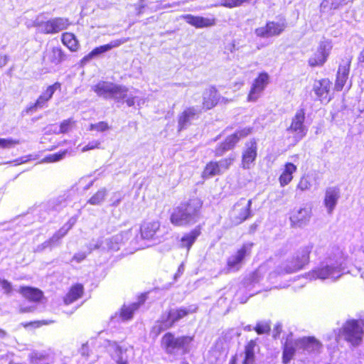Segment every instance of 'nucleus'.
Returning a JSON list of instances; mask_svg holds the SVG:
<instances>
[{"instance_id": "e2e57ef3", "label": "nucleus", "mask_w": 364, "mask_h": 364, "mask_svg": "<svg viewBox=\"0 0 364 364\" xmlns=\"http://www.w3.org/2000/svg\"><path fill=\"white\" fill-rule=\"evenodd\" d=\"M176 279V275H174V281Z\"/></svg>"}, {"instance_id": "0e129e2a", "label": "nucleus", "mask_w": 364, "mask_h": 364, "mask_svg": "<svg viewBox=\"0 0 364 364\" xmlns=\"http://www.w3.org/2000/svg\"><path fill=\"white\" fill-rule=\"evenodd\" d=\"M183 364H188V363H183Z\"/></svg>"}, {"instance_id": "58836bf2", "label": "nucleus", "mask_w": 364, "mask_h": 364, "mask_svg": "<svg viewBox=\"0 0 364 364\" xmlns=\"http://www.w3.org/2000/svg\"><path fill=\"white\" fill-rule=\"evenodd\" d=\"M67 153V150H63L57 153L49 154L44 158V161L48 163H54L58 161L61 160Z\"/></svg>"}, {"instance_id": "4be33fe9", "label": "nucleus", "mask_w": 364, "mask_h": 364, "mask_svg": "<svg viewBox=\"0 0 364 364\" xmlns=\"http://www.w3.org/2000/svg\"><path fill=\"white\" fill-rule=\"evenodd\" d=\"M85 294L84 285L81 283H75L68 289L67 293L63 298L65 305H70L81 299Z\"/></svg>"}, {"instance_id": "680f3d73", "label": "nucleus", "mask_w": 364, "mask_h": 364, "mask_svg": "<svg viewBox=\"0 0 364 364\" xmlns=\"http://www.w3.org/2000/svg\"><path fill=\"white\" fill-rule=\"evenodd\" d=\"M231 364H235V358H233L231 361Z\"/></svg>"}, {"instance_id": "4c0bfd02", "label": "nucleus", "mask_w": 364, "mask_h": 364, "mask_svg": "<svg viewBox=\"0 0 364 364\" xmlns=\"http://www.w3.org/2000/svg\"><path fill=\"white\" fill-rule=\"evenodd\" d=\"M54 320H36V321H31L27 322H23L21 323V326L26 328H41L43 326H47L52 323H54Z\"/></svg>"}, {"instance_id": "6ab92c4d", "label": "nucleus", "mask_w": 364, "mask_h": 364, "mask_svg": "<svg viewBox=\"0 0 364 364\" xmlns=\"http://www.w3.org/2000/svg\"><path fill=\"white\" fill-rule=\"evenodd\" d=\"M181 18L186 22L196 28H203L211 27L215 25L216 20L214 17H203L199 16H193L186 14L181 16Z\"/></svg>"}, {"instance_id": "49530a36", "label": "nucleus", "mask_w": 364, "mask_h": 364, "mask_svg": "<svg viewBox=\"0 0 364 364\" xmlns=\"http://www.w3.org/2000/svg\"><path fill=\"white\" fill-rule=\"evenodd\" d=\"M0 285L4 293L10 294L13 291L12 284L6 279H0Z\"/></svg>"}, {"instance_id": "72a5a7b5", "label": "nucleus", "mask_w": 364, "mask_h": 364, "mask_svg": "<svg viewBox=\"0 0 364 364\" xmlns=\"http://www.w3.org/2000/svg\"><path fill=\"white\" fill-rule=\"evenodd\" d=\"M256 343L254 341H250L245 349V359L243 364H255V348Z\"/></svg>"}, {"instance_id": "3c124183", "label": "nucleus", "mask_w": 364, "mask_h": 364, "mask_svg": "<svg viewBox=\"0 0 364 364\" xmlns=\"http://www.w3.org/2000/svg\"><path fill=\"white\" fill-rule=\"evenodd\" d=\"M86 257V255L85 253H77L74 255L73 259L77 262H80L84 260Z\"/></svg>"}, {"instance_id": "09e8293b", "label": "nucleus", "mask_w": 364, "mask_h": 364, "mask_svg": "<svg viewBox=\"0 0 364 364\" xmlns=\"http://www.w3.org/2000/svg\"><path fill=\"white\" fill-rule=\"evenodd\" d=\"M100 146V142L99 141H93L89 142L87 145L82 148V151L85 152L89 150L99 149Z\"/></svg>"}, {"instance_id": "a878e982", "label": "nucleus", "mask_w": 364, "mask_h": 364, "mask_svg": "<svg viewBox=\"0 0 364 364\" xmlns=\"http://www.w3.org/2000/svg\"><path fill=\"white\" fill-rule=\"evenodd\" d=\"M73 223H67L57 230L50 238L45 241L43 244L44 247H52L58 245L60 240L64 237L72 228Z\"/></svg>"}, {"instance_id": "f704fd0d", "label": "nucleus", "mask_w": 364, "mask_h": 364, "mask_svg": "<svg viewBox=\"0 0 364 364\" xmlns=\"http://www.w3.org/2000/svg\"><path fill=\"white\" fill-rule=\"evenodd\" d=\"M199 235L200 231L196 229L185 235L181 240V246L183 247H186L188 250Z\"/></svg>"}, {"instance_id": "dca6fc26", "label": "nucleus", "mask_w": 364, "mask_h": 364, "mask_svg": "<svg viewBox=\"0 0 364 364\" xmlns=\"http://www.w3.org/2000/svg\"><path fill=\"white\" fill-rule=\"evenodd\" d=\"M257 155V142L255 140L247 142L242 154V167L245 169H250L254 164Z\"/></svg>"}, {"instance_id": "603ef678", "label": "nucleus", "mask_w": 364, "mask_h": 364, "mask_svg": "<svg viewBox=\"0 0 364 364\" xmlns=\"http://www.w3.org/2000/svg\"><path fill=\"white\" fill-rule=\"evenodd\" d=\"M8 62V58L6 55L0 54V68L4 67Z\"/></svg>"}, {"instance_id": "b1692460", "label": "nucleus", "mask_w": 364, "mask_h": 364, "mask_svg": "<svg viewBox=\"0 0 364 364\" xmlns=\"http://www.w3.org/2000/svg\"><path fill=\"white\" fill-rule=\"evenodd\" d=\"M296 346L300 350L311 353L319 350L321 344L314 337H304L296 341Z\"/></svg>"}, {"instance_id": "0eeeda50", "label": "nucleus", "mask_w": 364, "mask_h": 364, "mask_svg": "<svg viewBox=\"0 0 364 364\" xmlns=\"http://www.w3.org/2000/svg\"><path fill=\"white\" fill-rule=\"evenodd\" d=\"M70 24L68 18L56 17L38 23L36 26L41 27V32L44 34H54L68 28Z\"/></svg>"}, {"instance_id": "9b49d317", "label": "nucleus", "mask_w": 364, "mask_h": 364, "mask_svg": "<svg viewBox=\"0 0 364 364\" xmlns=\"http://www.w3.org/2000/svg\"><path fill=\"white\" fill-rule=\"evenodd\" d=\"M269 82V76L267 73H261L252 82L247 96L249 102H256Z\"/></svg>"}, {"instance_id": "5701e85b", "label": "nucleus", "mask_w": 364, "mask_h": 364, "mask_svg": "<svg viewBox=\"0 0 364 364\" xmlns=\"http://www.w3.org/2000/svg\"><path fill=\"white\" fill-rule=\"evenodd\" d=\"M331 82L328 79H322L315 81L314 84V91L321 101L329 102L331 97L329 91Z\"/></svg>"}, {"instance_id": "1a4fd4ad", "label": "nucleus", "mask_w": 364, "mask_h": 364, "mask_svg": "<svg viewBox=\"0 0 364 364\" xmlns=\"http://www.w3.org/2000/svg\"><path fill=\"white\" fill-rule=\"evenodd\" d=\"M250 132L251 128H244L228 136L225 141L215 149V155L222 156L225 151L232 149L241 138L247 136Z\"/></svg>"}, {"instance_id": "7ed1b4c3", "label": "nucleus", "mask_w": 364, "mask_h": 364, "mask_svg": "<svg viewBox=\"0 0 364 364\" xmlns=\"http://www.w3.org/2000/svg\"><path fill=\"white\" fill-rule=\"evenodd\" d=\"M92 90L99 97L115 98L118 101L127 97V87L107 81H100L92 87Z\"/></svg>"}, {"instance_id": "e433bc0d", "label": "nucleus", "mask_w": 364, "mask_h": 364, "mask_svg": "<svg viewBox=\"0 0 364 364\" xmlns=\"http://www.w3.org/2000/svg\"><path fill=\"white\" fill-rule=\"evenodd\" d=\"M107 193L105 188L99 189L89 198L87 203L93 205L100 204L105 200Z\"/></svg>"}, {"instance_id": "4468645a", "label": "nucleus", "mask_w": 364, "mask_h": 364, "mask_svg": "<svg viewBox=\"0 0 364 364\" xmlns=\"http://www.w3.org/2000/svg\"><path fill=\"white\" fill-rule=\"evenodd\" d=\"M305 119V112L303 109L296 111L292 118L291 124L287 129L288 132L294 133L298 139H302L306 134V128L304 124Z\"/></svg>"}, {"instance_id": "052dcab7", "label": "nucleus", "mask_w": 364, "mask_h": 364, "mask_svg": "<svg viewBox=\"0 0 364 364\" xmlns=\"http://www.w3.org/2000/svg\"><path fill=\"white\" fill-rule=\"evenodd\" d=\"M119 364H128L127 361L121 360L119 362Z\"/></svg>"}, {"instance_id": "c9c22d12", "label": "nucleus", "mask_w": 364, "mask_h": 364, "mask_svg": "<svg viewBox=\"0 0 364 364\" xmlns=\"http://www.w3.org/2000/svg\"><path fill=\"white\" fill-rule=\"evenodd\" d=\"M221 174L220 171L219 166L218 165V162L216 161H210L209 162L203 172V178H210L216 175Z\"/></svg>"}, {"instance_id": "4d7b16f0", "label": "nucleus", "mask_w": 364, "mask_h": 364, "mask_svg": "<svg viewBox=\"0 0 364 364\" xmlns=\"http://www.w3.org/2000/svg\"><path fill=\"white\" fill-rule=\"evenodd\" d=\"M6 336V333L4 330L0 328V338H4Z\"/></svg>"}, {"instance_id": "a19ab883", "label": "nucleus", "mask_w": 364, "mask_h": 364, "mask_svg": "<svg viewBox=\"0 0 364 364\" xmlns=\"http://www.w3.org/2000/svg\"><path fill=\"white\" fill-rule=\"evenodd\" d=\"M296 350L299 351L300 349H298L296 346L293 347L286 344L284 350V361L288 362Z\"/></svg>"}, {"instance_id": "423d86ee", "label": "nucleus", "mask_w": 364, "mask_h": 364, "mask_svg": "<svg viewBox=\"0 0 364 364\" xmlns=\"http://www.w3.org/2000/svg\"><path fill=\"white\" fill-rule=\"evenodd\" d=\"M61 90V83L55 82L48 85L46 89L38 97L36 100L26 108L27 113H31L37 109H41L47 105V103L54 95L56 90Z\"/></svg>"}, {"instance_id": "8fccbe9b", "label": "nucleus", "mask_w": 364, "mask_h": 364, "mask_svg": "<svg viewBox=\"0 0 364 364\" xmlns=\"http://www.w3.org/2000/svg\"><path fill=\"white\" fill-rule=\"evenodd\" d=\"M35 307L33 306H23L20 307L18 309V313L20 314H26V313H31L34 311Z\"/></svg>"}, {"instance_id": "f257e3e1", "label": "nucleus", "mask_w": 364, "mask_h": 364, "mask_svg": "<svg viewBox=\"0 0 364 364\" xmlns=\"http://www.w3.org/2000/svg\"><path fill=\"white\" fill-rule=\"evenodd\" d=\"M201 206L202 202L197 198L181 204L173 210L171 215V223L182 226L196 223Z\"/></svg>"}, {"instance_id": "473e14b6", "label": "nucleus", "mask_w": 364, "mask_h": 364, "mask_svg": "<svg viewBox=\"0 0 364 364\" xmlns=\"http://www.w3.org/2000/svg\"><path fill=\"white\" fill-rule=\"evenodd\" d=\"M296 166L292 163H287L285 164L284 168L279 178L281 186L284 187L291 181L293 178L292 175L296 171Z\"/></svg>"}, {"instance_id": "20e7f679", "label": "nucleus", "mask_w": 364, "mask_h": 364, "mask_svg": "<svg viewBox=\"0 0 364 364\" xmlns=\"http://www.w3.org/2000/svg\"><path fill=\"white\" fill-rule=\"evenodd\" d=\"M343 274L341 267L336 264L321 266L309 273L311 279H331L336 281Z\"/></svg>"}, {"instance_id": "13d9d810", "label": "nucleus", "mask_w": 364, "mask_h": 364, "mask_svg": "<svg viewBox=\"0 0 364 364\" xmlns=\"http://www.w3.org/2000/svg\"><path fill=\"white\" fill-rule=\"evenodd\" d=\"M328 0H324V1L322 2L321 5H322L323 6H326L328 4Z\"/></svg>"}, {"instance_id": "c85d7f7f", "label": "nucleus", "mask_w": 364, "mask_h": 364, "mask_svg": "<svg viewBox=\"0 0 364 364\" xmlns=\"http://www.w3.org/2000/svg\"><path fill=\"white\" fill-rule=\"evenodd\" d=\"M311 217V210L309 208H300L294 212L290 218L294 225L301 227L306 225Z\"/></svg>"}, {"instance_id": "c03bdc74", "label": "nucleus", "mask_w": 364, "mask_h": 364, "mask_svg": "<svg viewBox=\"0 0 364 364\" xmlns=\"http://www.w3.org/2000/svg\"><path fill=\"white\" fill-rule=\"evenodd\" d=\"M19 144V141L14 139H0V147L9 149Z\"/></svg>"}, {"instance_id": "f3484780", "label": "nucleus", "mask_w": 364, "mask_h": 364, "mask_svg": "<svg viewBox=\"0 0 364 364\" xmlns=\"http://www.w3.org/2000/svg\"><path fill=\"white\" fill-rule=\"evenodd\" d=\"M190 311L186 308L177 309H171L167 314L164 315L161 321V330L162 328H168L189 314Z\"/></svg>"}, {"instance_id": "37998d69", "label": "nucleus", "mask_w": 364, "mask_h": 364, "mask_svg": "<svg viewBox=\"0 0 364 364\" xmlns=\"http://www.w3.org/2000/svg\"><path fill=\"white\" fill-rule=\"evenodd\" d=\"M234 161V158H226V159H223L222 160H220V161L218 162V165L219 166V168H220V173H223L225 171L228 170L229 168V167L230 166V165L232 164V163Z\"/></svg>"}, {"instance_id": "c756f323", "label": "nucleus", "mask_w": 364, "mask_h": 364, "mask_svg": "<svg viewBox=\"0 0 364 364\" xmlns=\"http://www.w3.org/2000/svg\"><path fill=\"white\" fill-rule=\"evenodd\" d=\"M199 112L200 111L194 107L186 108L178 117L179 129L186 128Z\"/></svg>"}, {"instance_id": "f03ea898", "label": "nucleus", "mask_w": 364, "mask_h": 364, "mask_svg": "<svg viewBox=\"0 0 364 364\" xmlns=\"http://www.w3.org/2000/svg\"><path fill=\"white\" fill-rule=\"evenodd\" d=\"M313 246L309 245L302 249L291 259L286 261L282 264L277 272L278 274H291L301 269L309 262V254Z\"/></svg>"}, {"instance_id": "864d4df0", "label": "nucleus", "mask_w": 364, "mask_h": 364, "mask_svg": "<svg viewBox=\"0 0 364 364\" xmlns=\"http://www.w3.org/2000/svg\"><path fill=\"white\" fill-rule=\"evenodd\" d=\"M126 103L127 106L132 107L135 105V97H129L126 99Z\"/></svg>"}, {"instance_id": "cd10ccee", "label": "nucleus", "mask_w": 364, "mask_h": 364, "mask_svg": "<svg viewBox=\"0 0 364 364\" xmlns=\"http://www.w3.org/2000/svg\"><path fill=\"white\" fill-rule=\"evenodd\" d=\"M141 304V301L134 302L129 304H123L119 311V318L123 321L131 320L133 318L134 312L139 309Z\"/></svg>"}, {"instance_id": "a211bd4d", "label": "nucleus", "mask_w": 364, "mask_h": 364, "mask_svg": "<svg viewBox=\"0 0 364 364\" xmlns=\"http://www.w3.org/2000/svg\"><path fill=\"white\" fill-rule=\"evenodd\" d=\"M127 39L126 38H121V39H117L112 41L107 44L97 46L92 49L89 53L85 55L82 59L81 63L82 64H85L89 60H90L92 58L98 56L114 48L118 47L123 44L124 43L127 42Z\"/></svg>"}, {"instance_id": "a18cd8bd", "label": "nucleus", "mask_w": 364, "mask_h": 364, "mask_svg": "<svg viewBox=\"0 0 364 364\" xmlns=\"http://www.w3.org/2000/svg\"><path fill=\"white\" fill-rule=\"evenodd\" d=\"M258 334L266 333L269 331L270 326L267 323H259L255 328Z\"/></svg>"}, {"instance_id": "7c9ffc66", "label": "nucleus", "mask_w": 364, "mask_h": 364, "mask_svg": "<svg viewBox=\"0 0 364 364\" xmlns=\"http://www.w3.org/2000/svg\"><path fill=\"white\" fill-rule=\"evenodd\" d=\"M60 39L62 43L71 52H76L80 48L78 40L71 32L63 33Z\"/></svg>"}, {"instance_id": "2eb2a0df", "label": "nucleus", "mask_w": 364, "mask_h": 364, "mask_svg": "<svg viewBox=\"0 0 364 364\" xmlns=\"http://www.w3.org/2000/svg\"><path fill=\"white\" fill-rule=\"evenodd\" d=\"M284 23L269 21L264 26L255 29V34L261 38H269L280 35L285 29Z\"/></svg>"}, {"instance_id": "bf43d9fd", "label": "nucleus", "mask_w": 364, "mask_h": 364, "mask_svg": "<svg viewBox=\"0 0 364 364\" xmlns=\"http://www.w3.org/2000/svg\"><path fill=\"white\" fill-rule=\"evenodd\" d=\"M359 320H360V323H361L363 325H364V317H363V318L360 317Z\"/></svg>"}, {"instance_id": "9d476101", "label": "nucleus", "mask_w": 364, "mask_h": 364, "mask_svg": "<svg viewBox=\"0 0 364 364\" xmlns=\"http://www.w3.org/2000/svg\"><path fill=\"white\" fill-rule=\"evenodd\" d=\"M252 242H246L240 248L235 255L228 259L229 270L237 271L242 266L245 258L251 254L253 247Z\"/></svg>"}, {"instance_id": "ddd939ff", "label": "nucleus", "mask_w": 364, "mask_h": 364, "mask_svg": "<svg viewBox=\"0 0 364 364\" xmlns=\"http://www.w3.org/2000/svg\"><path fill=\"white\" fill-rule=\"evenodd\" d=\"M67 58L66 54L60 46L46 48L42 55V61L46 63L59 65Z\"/></svg>"}, {"instance_id": "bb28decb", "label": "nucleus", "mask_w": 364, "mask_h": 364, "mask_svg": "<svg viewBox=\"0 0 364 364\" xmlns=\"http://www.w3.org/2000/svg\"><path fill=\"white\" fill-rule=\"evenodd\" d=\"M340 197L339 189L336 187L328 188L326 191L324 204L328 213H331Z\"/></svg>"}, {"instance_id": "6e6d98bb", "label": "nucleus", "mask_w": 364, "mask_h": 364, "mask_svg": "<svg viewBox=\"0 0 364 364\" xmlns=\"http://www.w3.org/2000/svg\"><path fill=\"white\" fill-rule=\"evenodd\" d=\"M220 100L221 102H223L225 104L231 101V100H229L228 99H227V98H225L224 97H220Z\"/></svg>"}, {"instance_id": "412c9836", "label": "nucleus", "mask_w": 364, "mask_h": 364, "mask_svg": "<svg viewBox=\"0 0 364 364\" xmlns=\"http://www.w3.org/2000/svg\"><path fill=\"white\" fill-rule=\"evenodd\" d=\"M18 292L26 300L33 303H40L44 299V293L38 288L21 286Z\"/></svg>"}, {"instance_id": "79ce46f5", "label": "nucleus", "mask_w": 364, "mask_h": 364, "mask_svg": "<svg viewBox=\"0 0 364 364\" xmlns=\"http://www.w3.org/2000/svg\"><path fill=\"white\" fill-rule=\"evenodd\" d=\"M109 129V126L107 122L102 121L95 124H91L89 126V130L97 132H105Z\"/></svg>"}, {"instance_id": "de8ad7c7", "label": "nucleus", "mask_w": 364, "mask_h": 364, "mask_svg": "<svg viewBox=\"0 0 364 364\" xmlns=\"http://www.w3.org/2000/svg\"><path fill=\"white\" fill-rule=\"evenodd\" d=\"M297 188L301 191L309 190L311 188V183L307 178L302 177L297 185Z\"/></svg>"}, {"instance_id": "393cba45", "label": "nucleus", "mask_w": 364, "mask_h": 364, "mask_svg": "<svg viewBox=\"0 0 364 364\" xmlns=\"http://www.w3.org/2000/svg\"><path fill=\"white\" fill-rule=\"evenodd\" d=\"M203 108L206 110L214 107L220 101V95L213 87L206 89L203 92Z\"/></svg>"}, {"instance_id": "aec40b11", "label": "nucleus", "mask_w": 364, "mask_h": 364, "mask_svg": "<svg viewBox=\"0 0 364 364\" xmlns=\"http://www.w3.org/2000/svg\"><path fill=\"white\" fill-rule=\"evenodd\" d=\"M331 48L332 45L330 41H321L315 54V57L309 60L310 65L312 66L323 65L326 62Z\"/></svg>"}, {"instance_id": "6e6552de", "label": "nucleus", "mask_w": 364, "mask_h": 364, "mask_svg": "<svg viewBox=\"0 0 364 364\" xmlns=\"http://www.w3.org/2000/svg\"><path fill=\"white\" fill-rule=\"evenodd\" d=\"M193 340L191 336L174 337L171 333H166L163 337V343L168 353L173 354L177 350L188 346Z\"/></svg>"}, {"instance_id": "ea45409f", "label": "nucleus", "mask_w": 364, "mask_h": 364, "mask_svg": "<svg viewBox=\"0 0 364 364\" xmlns=\"http://www.w3.org/2000/svg\"><path fill=\"white\" fill-rule=\"evenodd\" d=\"M75 124V121L72 119H67L61 122L60 124L59 132L62 134L68 133Z\"/></svg>"}, {"instance_id": "5fc2aeb1", "label": "nucleus", "mask_w": 364, "mask_h": 364, "mask_svg": "<svg viewBox=\"0 0 364 364\" xmlns=\"http://www.w3.org/2000/svg\"><path fill=\"white\" fill-rule=\"evenodd\" d=\"M358 60L360 62L364 63V48L361 50L358 57Z\"/></svg>"}, {"instance_id": "2f4dec72", "label": "nucleus", "mask_w": 364, "mask_h": 364, "mask_svg": "<svg viewBox=\"0 0 364 364\" xmlns=\"http://www.w3.org/2000/svg\"><path fill=\"white\" fill-rule=\"evenodd\" d=\"M349 69L350 63H346L344 65L339 66L335 84V88L336 90L339 91L343 88V86L348 80Z\"/></svg>"}, {"instance_id": "39448f33", "label": "nucleus", "mask_w": 364, "mask_h": 364, "mask_svg": "<svg viewBox=\"0 0 364 364\" xmlns=\"http://www.w3.org/2000/svg\"><path fill=\"white\" fill-rule=\"evenodd\" d=\"M363 333L362 327L358 324V321H348L343 326V336L345 340L354 346L361 343Z\"/></svg>"}, {"instance_id": "f8f14e48", "label": "nucleus", "mask_w": 364, "mask_h": 364, "mask_svg": "<svg viewBox=\"0 0 364 364\" xmlns=\"http://www.w3.org/2000/svg\"><path fill=\"white\" fill-rule=\"evenodd\" d=\"M251 205L252 200L245 198L240 199L235 204L231 216L236 224L241 223L250 217Z\"/></svg>"}]
</instances>
